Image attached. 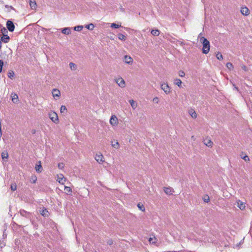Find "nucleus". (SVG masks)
Listing matches in <instances>:
<instances>
[{
	"label": "nucleus",
	"mask_w": 252,
	"mask_h": 252,
	"mask_svg": "<svg viewBox=\"0 0 252 252\" xmlns=\"http://www.w3.org/2000/svg\"><path fill=\"white\" fill-rule=\"evenodd\" d=\"M201 34V33L199 34L198 38L202 44V53L207 54L209 52L210 49V42L205 37L202 36Z\"/></svg>",
	"instance_id": "obj_1"
},
{
	"label": "nucleus",
	"mask_w": 252,
	"mask_h": 252,
	"mask_svg": "<svg viewBox=\"0 0 252 252\" xmlns=\"http://www.w3.org/2000/svg\"><path fill=\"white\" fill-rule=\"evenodd\" d=\"M49 117L52 122L55 124L59 123V119L57 114L55 112H51L49 113Z\"/></svg>",
	"instance_id": "obj_2"
},
{
	"label": "nucleus",
	"mask_w": 252,
	"mask_h": 252,
	"mask_svg": "<svg viewBox=\"0 0 252 252\" xmlns=\"http://www.w3.org/2000/svg\"><path fill=\"white\" fill-rule=\"evenodd\" d=\"M115 82L118 84V85L123 88L126 86V83L125 80L122 77H118L115 79Z\"/></svg>",
	"instance_id": "obj_3"
},
{
	"label": "nucleus",
	"mask_w": 252,
	"mask_h": 252,
	"mask_svg": "<svg viewBox=\"0 0 252 252\" xmlns=\"http://www.w3.org/2000/svg\"><path fill=\"white\" fill-rule=\"evenodd\" d=\"M161 89L165 92V94H168L170 93L171 88L167 83H162L161 84Z\"/></svg>",
	"instance_id": "obj_4"
},
{
	"label": "nucleus",
	"mask_w": 252,
	"mask_h": 252,
	"mask_svg": "<svg viewBox=\"0 0 252 252\" xmlns=\"http://www.w3.org/2000/svg\"><path fill=\"white\" fill-rule=\"evenodd\" d=\"M109 122L112 126H116L118 124V119L115 115H112L110 118Z\"/></svg>",
	"instance_id": "obj_5"
},
{
	"label": "nucleus",
	"mask_w": 252,
	"mask_h": 252,
	"mask_svg": "<svg viewBox=\"0 0 252 252\" xmlns=\"http://www.w3.org/2000/svg\"><path fill=\"white\" fill-rule=\"evenodd\" d=\"M6 27L9 32H12L14 31L15 26L11 21L8 20L7 21Z\"/></svg>",
	"instance_id": "obj_6"
},
{
	"label": "nucleus",
	"mask_w": 252,
	"mask_h": 252,
	"mask_svg": "<svg viewBox=\"0 0 252 252\" xmlns=\"http://www.w3.org/2000/svg\"><path fill=\"white\" fill-rule=\"evenodd\" d=\"M95 159L99 163H102L104 162L103 156L100 153L96 154Z\"/></svg>",
	"instance_id": "obj_7"
},
{
	"label": "nucleus",
	"mask_w": 252,
	"mask_h": 252,
	"mask_svg": "<svg viewBox=\"0 0 252 252\" xmlns=\"http://www.w3.org/2000/svg\"><path fill=\"white\" fill-rule=\"evenodd\" d=\"M52 93V95L54 98L56 97H59L61 96V92L57 89H53Z\"/></svg>",
	"instance_id": "obj_8"
},
{
	"label": "nucleus",
	"mask_w": 252,
	"mask_h": 252,
	"mask_svg": "<svg viewBox=\"0 0 252 252\" xmlns=\"http://www.w3.org/2000/svg\"><path fill=\"white\" fill-rule=\"evenodd\" d=\"M164 191L167 195H171L174 192L173 189L171 187H164Z\"/></svg>",
	"instance_id": "obj_9"
},
{
	"label": "nucleus",
	"mask_w": 252,
	"mask_h": 252,
	"mask_svg": "<svg viewBox=\"0 0 252 252\" xmlns=\"http://www.w3.org/2000/svg\"><path fill=\"white\" fill-rule=\"evenodd\" d=\"M241 13L244 15L247 16L250 14V10L247 7H241Z\"/></svg>",
	"instance_id": "obj_10"
},
{
	"label": "nucleus",
	"mask_w": 252,
	"mask_h": 252,
	"mask_svg": "<svg viewBox=\"0 0 252 252\" xmlns=\"http://www.w3.org/2000/svg\"><path fill=\"white\" fill-rule=\"evenodd\" d=\"M124 61L126 63L131 64L133 62V59L131 57L126 55L124 57Z\"/></svg>",
	"instance_id": "obj_11"
},
{
	"label": "nucleus",
	"mask_w": 252,
	"mask_h": 252,
	"mask_svg": "<svg viewBox=\"0 0 252 252\" xmlns=\"http://www.w3.org/2000/svg\"><path fill=\"white\" fill-rule=\"evenodd\" d=\"M57 181L62 184H63L65 181V178L64 177L63 174H60L58 175Z\"/></svg>",
	"instance_id": "obj_12"
},
{
	"label": "nucleus",
	"mask_w": 252,
	"mask_h": 252,
	"mask_svg": "<svg viewBox=\"0 0 252 252\" xmlns=\"http://www.w3.org/2000/svg\"><path fill=\"white\" fill-rule=\"evenodd\" d=\"M189 113L192 118L195 119L197 118V114L193 109L190 108L189 109Z\"/></svg>",
	"instance_id": "obj_13"
},
{
	"label": "nucleus",
	"mask_w": 252,
	"mask_h": 252,
	"mask_svg": "<svg viewBox=\"0 0 252 252\" xmlns=\"http://www.w3.org/2000/svg\"><path fill=\"white\" fill-rule=\"evenodd\" d=\"M237 207L241 210H244L245 209L246 206L245 203L240 200H238L237 201Z\"/></svg>",
	"instance_id": "obj_14"
},
{
	"label": "nucleus",
	"mask_w": 252,
	"mask_h": 252,
	"mask_svg": "<svg viewBox=\"0 0 252 252\" xmlns=\"http://www.w3.org/2000/svg\"><path fill=\"white\" fill-rule=\"evenodd\" d=\"M9 37L7 35V34H4L0 38V41L1 42H3L4 43H8L9 40Z\"/></svg>",
	"instance_id": "obj_15"
},
{
	"label": "nucleus",
	"mask_w": 252,
	"mask_h": 252,
	"mask_svg": "<svg viewBox=\"0 0 252 252\" xmlns=\"http://www.w3.org/2000/svg\"><path fill=\"white\" fill-rule=\"evenodd\" d=\"M12 101L14 103H17L18 102V96L16 94H11Z\"/></svg>",
	"instance_id": "obj_16"
},
{
	"label": "nucleus",
	"mask_w": 252,
	"mask_h": 252,
	"mask_svg": "<svg viewBox=\"0 0 252 252\" xmlns=\"http://www.w3.org/2000/svg\"><path fill=\"white\" fill-rule=\"evenodd\" d=\"M111 145L113 147L117 149L119 148V143L118 141L115 139L111 141Z\"/></svg>",
	"instance_id": "obj_17"
},
{
	"label": "nucleus",
	"mask_w": 252,
	"mask_h": 252,
	"mask_svg": "<svg viewBox=\"0 0 252 252\" xmlns=\"http://www.w3.org/2000/svg\"><path fill=\"white\" fill-rule=\"evenodd\" d=\"M39 212L41 215L44 217H47L48 216V211L46 209L44 208L39 210Z\"/></svg>",
	"instance_id": "obj_18"
},
{
	"label": "nucleus",
	"mask_w": 252,
	"mask_h": 252,
	"mask_svg": "<svg viewBox=\"0 0 252 252\" xmlns=\"http://www.w3.org/2000/svg\"><path fill=\"white\" fill-rule=\"evenodd\" d=\"M30 5L31 9L33 10L36 9L37 7V4L35 0L32 1V0H31L30 1Z\"/></svg>",
	"instance_id": "obj_19"
},
{
	"label": "nucleus",
	"mask_w": 252,
	"mask_h": 252,
	"mask_svg": "<svg viewBox=\"0 0 252 252\" xmlns=\"http://www.w3.org/2000/svg\"><path fill=\"white\" fill-rule=\"evenodd\" d=\"M174 84L175 85H177L180 88H182V82L179 79H178V78L175 79L174 80Z\"/></svg>",
	"instance_id": "obj_20"
},
{
	"label": "nucleus",
	"mask_w": 252,
	"mask_h": 252,
	"mask_svg": "<svg viewBox=\"0 0 252 252\" xmlns=\"http://www.w3.org/2000/svg\"><path fill=\"white\" fill-rule=\"evenodd\" d=\"M62 32L63 34H69L71 32V30L69 28H65L62 30Z\"/></svg>",
	"instance_id": "obj_21"
},
{
	"label": "nucleus",
	"mask_w": 252,
	"mask_h": 252,
	"mask_svg": "<svg viewBox=\"0 0 252 252\" xmlns=\"http://www.w3.org/2000/svg\"><path fill=\"white\" fill-rule=\"evenodd\" d=\"M1 158L2 159H7L8 158V154L7 151H4L1 154Z\"/></svg>",
	"instance_id": "obj_22"
},
{
	"label": "nucleus",
	"mask_w": 252,
	"mask_h": 252,
	"mask_svg": "<svg viewBox=\"0 0 252 252\" xmlns=\"http://www.w3.org/2000/svg\"><path fill=\"white\" fill-rule=\"evenodd\" d=\"M39 164L36 165L35 167V170L37 172L40 173L42 170V167L41 164V162L39 161Z\"/></svg>",
	"instance_id": "obj_23"
},
{
	"label": "nucleus",
	"mask_w": 252,
	"mask_h": 252,
	"mask_svg": "<svg viewBox=\"0 0 252 252\" xmlns=\"http://www.w3.org/2000/svg\"><path fill=\"white\" fill-rule=\"evenodd\" d=\"M69 67L71 70H76L77 69V65L73 63H69Z\"/></svg>",
	"instance_id": "obj_24"
},
{
	"label": "nucleus",
	"mask_w": 252,
	"mask_h": 252,
	"mask_svg": "<svg viewBox=\"0 0 252 252\" xmlns=\"http://www.w3.org/2000/svg\"><path fill=\"white\" fill-rule=\"evenodd\" d=\"M118 37L120 40L123 41H125L126 39V37L122 33H119L118 34Z\"/></svg>",
	"instance_id": "obj_25"
},
{
	"label": "nucleus",
	"mask_w": 252,
	"mask_h": 252,
	"mask_svg": "<svg viewBox=\"0 0 252 252\" xmlns=\"http://www.w3.org/2000/svg\"><path fill=\"white\" fill-rule=\"evenodd\" d=\"M129 102L131 106L133 109H135L137 107V104L135 103L134 101L132 99L129 100Z\"/></svg>",
	"instance_id": "obj_26"
},
{
	"label": "nucleus",
	"mask_w": 252,
	"mask_h": 252,
	"mask_svg": "<svg viewBox=\"0 0 252 252\" xmlns=\"http://www.w3.org/2000/svg\"><path fill=\"white\" fill-rule=\"evenodd\" d=\"M151 33L154 36H158L159 34V31L158 30H153Z\"/></svg>",
	"instance_id": "obj_27"
},
{
	"label": "nucleus",
	"mask_w": 252,
	"mask_h": 252,
	"mask_svg": "<svg viewBox=\"0 0 252 252\" xmlns=\"http://www.w3.org/2000/svg\"><path fill=\"white\" fill-rule=\"evenodd\" d=\"M202 199L205 202L208 203L210 201V197L207 194H205L203 196Z\"/></svg>",
	"instance_id": "obj_28"
},
{
	"label": "nucleus",
	"mask_w": 252,
	"mask_h": 252,
	"mask_svg": "<svg viewBox=\"0 0 252 252\" xmlns=\"http://www.w3.org/2000/svg\"><path fill=\"white\" fill-rule=\"evenodd\" d=\"M64 190L67 192V194L70 195L72 192L71 189L69 187H64Z\"/></svg>",
	"instance_id": "obj_29"
},
{
	"label": "nucleus",
	"mask_w": 252,
	"mask_h": 252,
	"mask_svg": "<svg viewBox=\"0 0 252 252\" xmlns=\"http://www.w3.org/2000/svg\"><path fill=\"white\" fill-rule=\"evenodd\" d=\"M94 26L93 24H90L89 25H87L85 26V28L89 30H93L94 28Z\"/></svg>",
	"instance_id": "obj_30"
},
{
	"label": "nucleus",
	"mask_w": 252,
	"mask_h": 252,
	"mask_svg": "<svg viewBox=\"0 0 252 252\" xmlns=\"http://www.w3.org/2000/svg\"><path fill=\"white\" fill-rule=\"evenodd\" d=\"M204 144L208 147H212L213 143L211 140H208L206 142L204 143Z\"/></svg>",
	"instance_id": "obj_31"
},
{
	"label": "nucleus",
	"mask_w": 252,
	"mask_h": 252,
	"mask_svg": "<svg viewBox=\"0 0 252 252\" xmlns=\"http://www.w3.org/2000/svg\"><path fill=\"white\" fill-rule=\"evenodd\" d=\"M137 207L142 211L144 212L145 211V208L143 204L138 203L137 204Z\"/></svg>",
	"instance_id": "obj_32"
},
{
	"label": "nucleus",
	"mask_w": 252,
	"mask_h": 252,
	"mask_svg": "<svg viewBox=\"0 0 252 252\" xmlns=\"http://www.w3.org/2000/svg\"><path fill=\"white\" fill-rule=\"evenodd\" d=\"M83 28V26H77L74 28V30L76 31H81Z\"/></svg>",
	"instance_id": "obj_33"
},
{
	"label": "nucleus",
	"mask_w": 252,
	"mask_h": 252,
	"mask_svg": "<svg viewBox=\"0 0 252 252\" xmlns=\"http://www.w3.org/2000/svg\"><path fill=\"white\" fill-rule=\"evenodd\" d=\"M67 109L66 107L64 105H62L60 108V111L61 113H64L65 112H66Z\"/></svg>",
	"instance_id": "obj_34"
},
{
	"label": "nucleus",
	"mask_w": 252,
	"mask_h": 252,
	"mask_svg": "<svg viewBox=\"0 0 252 252\" xmlns=\"http://www.w3.org/2000/svg\"><path fill=\"white\" fill-rule=\"evenodd\" d=\"M216 57L217 59L219 60H222L223 59V57L221 54L220 52H218L216 55Z\"/></svg>",
	"instance_id": "obj_35"
},
{
	"label": "nucleus",
	"mask_w": 252,
	"mask_h": 252,
	"mask_svg": "<svg viewBox=\"0 0 252 252\" xmlns=\"http://www.w3.org/2000/svg\"><path fill=\"white\" fill-rule=\"evenodd\" d=\"M121 26L120 25L117 24L116 23L111 24V27L115 29H117L121 27Z\"/></svg>",
	"instance_id": "obj_36"
},
{
	"label": "nucleus",
	"mask_w": 252,
	"mask_h": 252,
	"mask_svg": "<svg viewBox=\"0 0 252 252\" xmlns=\"http://www.w3.org/2000/svg\"><path fill=\"white\" fill-rule=\"evenodd\" d=\"M226 67H227L228 69L230 70L232 69L233 68V65L232 63H226Z\"/></svg>",
	"instance_id": "obj_37"
},
{
	"label": "nucleus",
	"mask_w": 252,
	"mask_h": 252,
	"mask_svg": "<svg viewBox=\"0 0 252 252\" xmlns=\"http://www.w3.org/2000/svg\"><path fill=\"white\" fill-rule=\"evenodd\" d=\"M10 189L12 191H15L17 189V185L16 184H13L11 185Z\"/></svg>",
	"instance_id": "obj_38"
},
{
	"label": "nucleus",
	"mask_w": 252,
	"mask_h": 252,
	"mask_svg": "<svg viewBox=\"0 0 252 252\" xmlns=\"http://www.w3.org/2000/svg\"><path fill=\"white\" fill-rule=\"evenodd\" d=\"M1 33H2L3 35L7 34V33L8 32L7 30L4 27H3L2 28H1Z\"/></svg>",
	"instance_id": "obj_39"
},
{
	"label": "nucleus",
	"mask_w": 252,
	"mask_h": 252,
	"mask_svg": "<svg viewBox=\"0 0 252 252\" xmlns=\"http://www.w3.org/2000/svg\"><path fill=\"white\" fill-rule=\"evenodd\" d=\"M14 73L12 71H9V72L8 73V77H9L10 78L13 77L14 76Z\"/></svg>",
	"instance_id": "obj_40"
},
{
	"label": "nucleus",
	"mask_w": 252,
	"mask_h": 252,
	"mask_svg": "<svg viewBox=\"0 0 252 252\" xmlns=\"http://www.w3.org/2000/svg\"><path fill=\"white\" fill-rule=\"evenodd\" d=\"M241 158H243L246 161H248L250 160V158H249V157L247 155H246L244 157L241 156Z\"/></svg>",
	"instance_id": "obj_41"
},
{
	"label": "nucleus",
	"mask_w": 252,
	"mask_h": 252,
	"mask_svg": "<svg viewBox=\"0 0 252 252\" xmlns=\"http://www.w3.org/2000/svg\"><path fill=\"white\" fill-rule=\"evenodd\" d=\"M178 74H179V75L182 77H184L185 75V73L183 71H182V70L179 71Z\"/></svg>",
	"instance_id": "obj_42"
},
{
	"label": "nucleus",
	"mask_w": 252,
	"mask_h": 252,
	"mask_svg": "<svg viewBox=\"0 0 252 252\" xmlns=\"http://www.w3.org/2000/svg\"><path fill=\"white\" fill-rule=\"evenodd\" d=\"M58 166L59 169H63L64 168V164L63 163L61 162L58 163Z\"/></svg>",
	"instance_id": "obj_43"
},
{
	"label": "nucleus",
	"mask_w": 252,
	"mask_h": 252,
	"mask_svg": "<svg viewBox=\"0 0 252 252\" xmlns=\"http://www.w3.org/2000/svg\"><path fill=\"white\" fill-rule=\"evenodd\" d=\"M3 65V62L0 60V73L2 71V66Z\"/></svg>",
	"instance_id": "obj_44"
},
{
	"label": "nucleus",
	"mask_w": 252,
	"mask_h": 252,
	"mask_svg": "<svg viewBox=\"0 0 252 252\" xmlns=\"http://www.w3.org/2000/svg\"><path fill=\"white\" fill-rule=\"evenodd\" d=\"M153 102H155L156 103H158V97H154L153 98Z\"/></svg>",
	"instance_id": "obj_45"
},
{
	"label": "nucleus",
	"mask_w": 252,
	"mask_h": 252,
	"mask_svg": "<svg viewBox=\"0 0 252 252\" xmlns=\"http://www.w3.org/2000/svg\"><path fill=\"white\" fill-rule=\"evenodd\" d=\"M154 239H156V238L155 237H154V238H150L149 239V241L150 242V243H155V241H153V240Z\"/></svg>",
	"instance_id": "obj_46"
},
{
	"label": "nucleus",
	"mask_w": 252,
	"mask_h": 252,
	"mask_svg": "<svg viewBox=\"0 0 252 252\" xmlns=\"http://www.w3.org/2000/svg\"><path fill=\"white\" fill-rule=\"evenodd\" d=\"M107 243L109 245H111L113 244V242L112 240L109 239V240H107Z\"/></svg>",
	"instance_id": "obj_47"
},
{
	"label": "nucleus",
	"mask_w": 252,
	"mask_h": 252,
	"mask_svg": "<svg viewBox=\"0 0 252 252\" xmlns=\"http://www.w3.org/2000/svg\"><path fill=\"white\" fill-rule=\"evenodd\" d=\"M1 41L0 40V51L1 50Z\"/></svg>",
	"instance_id": "obj_48"
},
{
	"label": "nucleus",
	"mask_w": 252,
	"mask_h": 252,
	"mask_svg": "<svg viewBox=\"0 0 252 252\" xmlns=\"http://www.w3.org/2000/svg\"><path fill=\"white\" fill-rule=\"evenodd\" d=\"M22 212L25 213V211H24V210H23V211H20V213H21V214H22Z\"/></svg>",
	"instance_id": "obj_49"
},
{
	"label": "nucleus",
	"mask_w": 252,
	"mask_h": 252,
	"mask_svg": "<svg viewBox=\"0 0 252 252\" xmlns=\"http://www.w3.org/2000/svg\"><path fill=\"white\" fill-rule=\"evenodd\" d=\"M35 180H36V179H35V180H33V183H34L35 182Z\"/></svg>",
	"instance_id": "obj_50"
},
{
	"label": "nucleus",
	"mask_w": 252,
	"mask_h": 252,
	"mask_svg": "<svg viewBox=\"0 0 252 252\" xmlns=\"http://www.w3.org/2000/svg\"><path fill=\"white\" fill-rule=\"evenodd\" d=\"M35 180H36V179H35V180H33V183H34L35 182Z\"/></svg>",
	"instance_id": "obj_51"
},
{
	"label": "nucleus",
	"mask_w": 252,
	"mask_h": 252,
	"mask_svg": "<svg viewBox=\"0 0 252 252\" xmlns=\"http://www.w3.org/2000/svg\"><path fill=\"white\" fill-rule=\"evenodd\" d=\"M191 138H192V139H194V136H192L191 137Z\"/></svg>",
	"instance_id": "obj_52"
},
{
	"label": "nucleus",
	"mask_w": 252,
	"mask_h": 252,
	"mask_svg": "<svg viewBox=\"0 0 252 252\" xmlns=\"http://www.w3.org/2000/svg\"><path fill=\"white\" fill-rule=\"evenodd\" d=\"M6 7H8V6L7 5H5Z\"/></svg>",
	"instance_id": "obj_53"
}]
</instances>
